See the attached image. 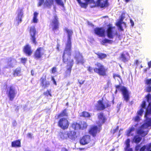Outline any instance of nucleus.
<instances>
[{"mask_svg": "<svg viewBox=\"0 0 151 151\" xmlns=\"http://www.w3.org/2000/svg\"><path fill=\"white\" fill-rule=\"evenodd\" d=\"M65 30L68 34V40L66 44V47L63 55V60L65 63H67L68 66L69 67L66 71L65 77L70 76L71 72V69L73 65V60L70 58L71 53V39L73 33L72 31L67 28Z\"/></svg>", "mask_w": 151, "mask_h": 151, "instance_id": "obj_1", "label": "nucleus"}, {"mask_svg": "<svg viewBox=\"0 0 151 151\" xmlns=\"http://www.w3.org/2000/svg\"><path fill=\"white\" fill-rule=\"evenodd\" d=\"M145 117L144 123L137 131V134L142 137L147 134L148 128H151V106H148L146 109Z\"/></svg>", "mask_w": 151, "mask_h": 151, "instance_id": "obj_2", "label": "nucleus"}, {"mask_svg": "<svg viewBox=\"0 0 151 151\" xmlns=\"http://www.w3.org/2000/svg\"><path fill=\"white\" fill-rule=\"evenodd\" d=\"M95 65L97 68H94L93 70L95 72L101 76H104L106 75L107 69L104 65L100 63H97L95 64Z\"/></svg>", "mask_w": 151, "mask_h": 151, "instance_id": "obj_3", "label": "nucleus"}, {"mask_svg": "<svg viewBox=\"0 0 151 151\" xmlns=\"http://www.w3.org/2000/svg\"><path fill=\"white\" fill-rule=\"evenodd\" d=\"M116 89L115 91V93L117 92V90L121 91L123 95L124 100L126 102H127L129 99V93L127 88L121 86L119 85H117L116 86Z\"/></svg>", "mask_w": 151, "mask_h": 151, "instance_id": "obj_4", "label": "nucleus"}, {"mask_svg": "<svg viewBox=\"0 0 151 151\" xmlns=\"http://www.w3.org/2000/svg\"><path fill=\"white\" fill-rule=\"evenodd\" d=\"M146 101H145L142 102L141 106V108L140 110L137 112V115L134 117L133 119L134 122H138L140 120L141 118L140 116H142V114L144 112V110L145 109V107L146 105Z\"/></svg>", "mask_w": 151, "mask_h": 151, "instance_id": "obj_5", "label": "nucleus"}, {"mask_svg": "<svg viewBox=\"0 0 151 151\" xmlns=\"http://www.w3.org/2000/svg\"><path fill=\"white\" fill-rule=\"evenodd\" d=\"M106 32L108 37L110 39H113L117 35V32L115 27L111 25L108 28Z\"/></svg>", "mask_w": 151, "mask_h": 151, "instance_id": "obj_6", "label": "nucleus"}, {"mask_svg": "<svg viewBox=\"0 0 151 151\" xmlns=\"http://www.w3.org/2000/svg\"><path fill=\"white\" fill-rule=\"evenodd\" d=\"M110 106L109 102L108 101L100 100L98 101L96 108L98 110H102Z\"/></svg>", "mask_w": 151, "mask_h": 151, "instance_id": "obj_7", "label": "nucleus"}, {"mask_svg": "<svg viewBox=\"0 0 151 151\" xmlns=\"http://www.w3.org/2000/svg\"><path fill=\"white\" fill-rule=\"evenodd\" d=\"M69 122L67 119L65 118L60 119L58 123V125L62 129H67L69 126Z\"/></svg>", "mask_w": 151, "mask_h": 151, "instance_id": "obj_8", "label": "nucleus"}, {"mask_svg": "<svg viewBox=\"0 0 151 151\" xmlns=\"http://www.w3.org/2000/svg\"><path fill=\"white\" fill-rule=\"evenodd\" d=\"M58 19L57 16L56 15H55L50 22V27L52 28L54 31L58 28Z\"/></svg>", "mask_w": 151, "mask_h": 151, "instance_id": "obj_9", "label": "nucleus"}, {"mask_svg": "<svg viewBox=\"0 0 151 151\" xmlns=\"http://www.w3.org/2000/svg\"><path fill=\"white\" fill-rule=\"evenodd\" d=\"M7 94L9 100L12 101L15 97L16 93L14 88L13 87L11 86L7 89Z\"/></svg>", "mask_w": 151, "mask_h": 151, "instance_id": "obj_10", "label": "nucleus"}, {"mask_svg": "<svg viewBox=\"0 0 151 151\" xmlns=\"http://www.w3.org/2000/svg\"><path fill=\"white\" fill-rule=\"evenodd\" d=\"M29 33L30 35V39L33 44L36 45L37 42L36 41L35 35L36 33V30L35 27L32 26L30 27Z\"/></svg>", "mask_w": 151, "mask_h": 151, "instance_id": "obj_11", "label": "nucleus"}, {"mask_svg": "<svg viewBox=\"0 0 151 151\" xmlns=\"http://www.w3.org/2000/svg\"><path fill=\"white\" fill-rule=\"evenodd\" d=\"M17 15L16 19V22L19 24L22 21V18L23 16V12L22 9L19 8L17 10Z\"/></svg>", "mask_w": 151, "mask_h": 151, "instance_id": "obj_12", "label": "nucleus"}, {"mask_svg": "<svg viewBox=\"0 0 151 151\" xmlns=\"http://www.w3.org/2000/svg\"><path fill=\"white\" fill-rule=\"evenodd\" d=\"M44 53V50L42 47H39L37 49L35 53V58L39 59L40 58Z\"/></svg>", "mask_w": 151, "mask_h": 151, "instance_id": "obj_13", "label": "nucleus"}, {"mask_svg": "<svg viewBox=\"0 0 151 151\" xmlns=\"http://www.w3.org/2000/svg\"><path fill=\"white\" fill-rule=\"evenodd\" d=\"M68 131V138L72 141H74L77 139L78 136L76 132L74 131Z\"/></svg>", "mask_w": 151, "mask_h": 151, "instance_id": "obj_14", "label": "nucleus"}, {"mask_svg": "<svg viewBox=\"0 0 151 151\" xmlns=\"http://www.w3.org/2000/svg\"><path fill=\"white\" fill-rule=\"evenodd\" d=\"M91 141L90 137L88 135L83 137L80 139V142L81 144L85 145L88 144Z\"/></svg>", "mask_w": 151, "mask_h": 151, "instance_id": "obj_15", "label": "nucleus"}, {"mask_svg": "<svg viewBox=\"0 0 151 151\" xmlns=\"http://www.w3.org/2000/svg\"><path fill=\"white\" fill-rule=\"evenodd\" d=\"M124 18L123 15L122 14L120 19L116 24V25L121 31H123V28L126 27L125 24L123 22Z\"/></svg>", "mask_w": 151, "mask_h": 151, "instance_id": "obj_16", "label": "nucleus"}, {"mask_svg": "<svg viewBox=\"0 0 151 151\" xmlns=\"http://www.w3.org/2000/svg\"><path fill=\"white\" fill-rule=\"evenodd\" d=\"M75 58L76 60L77 64L79 63H83V60L82 56L78 51L76 52V55Z\"/></svg>", "mask_w": 151, "mask_h": 151, "instance_id": "obj_17", "label": "nucleus"}, {"mask_svg": "<svg viewBox=\"0 0 151 151\" xmlns=\"http://www.w3.org/2000/svg\"><path fill=\"white\" fill-rule=\"evenodd\" d=\"M98 121L97 122V123L98 124L99 127L105 121L106 119L103 114L102 113H100L98 114Z\"/></svg>", "mask_w": 151, "mask_h": 151, "instance_id": "obj_18", "label": "nucleus"}, {"mask_svg": "<svg viewBox=\"0 0 151 151\" xmlns=\"http://www.w3.org/2000/svg\"><path fill=\"white\" fill-rule=\"evenodd\" d=\"M97 4L101 7H106L108 5L107 0H98Z\"/></svg>", "mask_w": 151, "mask_h": 151, "instance_id": "obj_19", "label": "nucleus"}, {"mask_svg": "<svg viewBox=\"0 0 151 151\" xmlns=\"http://www.w3.org/2000/svg\"><path fill=\"white\" fill-rule=\"evenodd\" d=\"M95 33L100 36H103L104 35L105 30L103 28H96L94 30Z\"/></svg>", "mask_w": 151, "mask_h": 151, "instance_id": "obj_20", "label": "nucleus"}, {"mask_svg": "<svg viewBox=\"0 0 151 151\" xmlns=\"http://www.w3.org/2000/svg\"><path fill=\"white\" fill-rule=\"evenodd\" d=\"M98 130V128L97 126H93L91 127L89 131V133L93 136L96 135Z\"/></svg>", "mask_w": 151, "mask_h": 151, "instance_id": "obj_21", "label": "nucleus"}, {"mask_svg": "<svg viewBox=\"0 0 151 151\" xmlns=\"http://www.w3.org/2000/svg\"><path fill=\"white\" fill-rule=\"evenodd\" d=\"M129 58V55L127 52H125L121 55V59L122 60L125 62L127 61Z\"/></svg>", "mask_w": 151, "mask_h": 151, "instance_id": "obj_22", "label": "nucleus"}, {"mask_svg": "<svg viewBox=\"0 0 151 151\" xmlns=\"http://www.w3.org/2000/svg\"><path fill=\"white\" fill-rule=\"evenodd\" d=\"M24 51L29 56L31 55L32 52V51L31 49L30 46L28 45H27L24 46Z\"/></svg>", "mask_w": 151, "mask_h": 151, "instance_id": "obj_23", "label": "nucleus"}, {"mask_svg": "<svg viewBox=\"0 0 151 151\" xmlns=\"http://www.w3.org/2000/svg\"><path fill=\"white\" fill-rule=\"evenodd\" d=\"M137 124L134 126H132L129 128V129L127 130L126 132V135L128 136H132L133 134V132L134 131L135 128L134 127L136 126Z\"/></svg>", "mask_w": 151, "mask_h": 151, "instance_id": "obj_24", "label": "nucleus"}, {"mask_svg": "<svg viewBox=\"0 0 151 151\" xmlns=\"http://www.w3.org/2000/svg\"><path fill=\"white\" fill-rule=\"evenodd\" d=\"M151 143L144 145L140 149V151H150Z\"/></svg>", "mask_w": 151, "mask_h": 151, "instance_id": "obj_25", "label": "nucleus"}, {"mask_svg": "<svg viewBox=\"0 0 151 151\" xmlns=\"http://www.w3.org/2000/svg\"><path fill=\"white\" fill-rule=\"evenodd\" d=\"M68 131L64 132H60L59 134V136L62 139H67L68 138Z\"/></svg>", "mask_w": 151, "mask_h": 151, "instance_id": "obj_26", "label": "nucleus"}, {"mask_svg": "<svg viewBox=\"0 0 151 151\" xmlns=\"http://www.w3.org/2000/svg\"><path fill=\"white\" fill-rule=\"evenodd\" d=\"M130 142V140L129 139H127L126 141V147L125 148L126 151H133L132 148H129L130 145L129 143Z\"/></svg>", "mask_w": 151, "mask_h": 151, "instance_id": "obj_27", "label": "nucleus"}, {"mask_svg": "<svg viewBox=\"0 0 151 151\" xmlns=\"http://www.w3.org/2000/svg\"><path fill=\"white\" fill-rule=\"evenodd\" d=\"M12 146L13 147H21V142L19 140H17L12 142Z\"/></svg>", "mask_w": 151, "mask_h": 151, "instance_id": "obj_28", "label": "nucleus"}, {"mask_svg": "<svg viewBox=\"0 0 151 151\" xmlns=\"http://www.w3.org/2000/svg\"><path fill=\"white\" fill-rule=\"evenodd\" d=\"M8 64L10 67H13L16 63V61L14 59L9 58L7 62Z\"/></svg>", "mask_w": 151, "mask_h": 151, "instance_id": "obj_29", "label": "nucleus"}, {"mask_svg": "<svg viewBox=\"0 0 151 151\" xmlns=\"http://www.w3.org/2000/svg\"><path fill=\"white\" fill-rule=\"evenodd\" d=\"M72 127L75 130L81 129V127L80 124L76 122H74L73 123L72 125Z\"/></svg>", "mask_w": 151, "mask_h": 151, "instance_id": "obj_30", "label": "nucleus"}, {"mask_svg": "<svg viewBox=\"0 0 151 151\" xmlns=\"http://www.w3.org/2000/svg\"><path fill=\"white\" fill-rule=\"evenodd\" d=\"M41 86H42L44 88H45L47 87L49 85V82L48 81H45V79L43 78H41Z\"/></svg>", "mask_w": 151, "mask_h": 151, "instance_id": "obj_31", "label": "nucleus"}, {"mask_svg": "<svg viewBox=\"0 0 151 151\" xmlns=\"http://www.w3.org/2000/svg\"><path fill=\"white\" fill-rule=\"evenodd\" d=\"M44 6H49L52 5L53 3V0H45Z\"/></svg>", "mask_w": 151, "mask_h": 151, "instance_id": "obj_32", "label": "nucleus"}, {"mask_svg": "<svg viewBox=\"0 0 151 151\" xmlns=\"http://www.w3.org/2000/svg\"><path fill=\"white\" fill-rule=\"evenodd\" d=\"M67 116H68V114L67 113L66 110L65 109L60 114L56 116L55 117L56 118H58L61 117Z\"/></svg>", "mask_w": 151, "mask_h": 151, "instance_id": "obj_33", "label": "nucleus"}, {"mask_svg": "<svg viewBox=\"0 0 151 151\" xmlns=\"http://www.w3.org/2000/svg\"><path fill=\"white\" fill-rule=\"evenodd\" d=\"M141 139V138L138 135H136L134 137L133 139V142L136 143H139Z\"/></svg>", "mask_w": 151, "mask_h": 151, "instance_id": "obj_34", "label": "nucleus"}, {"mask_svg": "<svg viewBox=\"0 0 151 151\" xmlns=\"http://www.w3.org/2000/svg\"><path fill=\"white\" fill-rule=\"evenodd\" d=\"M38 13L36 12L34 13L33 14V17L32 20V22L35 23H37L38 21V19L37 18Z\"/></svg>", "mask_w": 151, "mask_h": 151, "instance_id": "obj_35", "label": "nucleus"}, {"mask_svg": "<svg viewBox=\"0 0 151 151\" xmlns=\"http://www.w3.org/2000/svg\"><path fill=\"white\" fill-rule=\"evenodd\" d=\"M80 116L84 117H89L91 116V115L88 112L84 111L80 114Z\"/></svg>", "mask_w": 151, "mask_h": 151, "instance_id": "obj_36", "label": "nucleus"}, {"mask_svg": "<svg viewBox=\"0 0 151 151\" xmlns=\"http://www.w3.org/2000/svg\"><path fill=\"white\" fill-rule=\"evenodd\" d=\"M113 42V41L111 40H110L107 39H104L103 40L101 41V43L103 44H104L106 43L111 44Z\"/></svg>", "mask_w": 151, "mask_h": 151, "instance_id": "obj_37", "label": "nucleus"}, {"mask_svg": "<svg viewBox=\"0 0 151 151\" xmlns=\"http://www.w3.org/2000/svg\"><path fill=\"white\" fill-rule=\"evenodd\" d=\"M78 3L81 7L86 8L87 7V4L86 3H83L81 0H77Z\"/></svg>", "mask_w": 151, "mask_h": 151, "instance_id": "obj_38", "label": "nucleus"}, {"mask_svg": "<svg viewBox=\"0 0 151 151\" xmlns=\"http://www.w3.org/2000/svg\"><path fill=\"white\" fill-rule=\"evenodd\" d=\"M80 125L81 127V129H86L87 126V124L86 122H81V124Z\"/></svg>", "mask_w": 151, "mask_h": 151, "instance_id": "obj_39", "label": "nucleus"}, {"mask_svg": "<svg viewBox=\"0 0 151 151\" xmlns=\"http://www.w3.org/2000/svg\"><path fill=\"white\" fill-rule=\"evenodd\" d=\"M147 99L148 102L149 103L148 106H151V95L149 94L147 96Z\"/></svg>", "mask_w": 151, "mask_h": 151, "instance_id": "obj_40", "label": "nucleus"}, {"mask_svg": "<svg viewBox=\"0 0 151 151\" xmlns=\"http://www.w3.org/2000/svg\"><path fill=\"white\" fill-rule=\"evenodd\" d=\"M98 57L101 59H104L107 56V55L106 54L102 53H99L98 54Z\"/></svg>", "mask_w": 151, "mask_h": 151, "instance_id": "obj_41", "label": "nucleus"}, {"mask_svg": "<svg viewBox=\"0 0 151 151\" xmlns=\"http://www.w3.org/2000/svg\"><path fill=\"white\" fill-rule=\"evenodd\" d=\"M20 70L19 68L17 69L14 72V76H18L20 74Z\"/></svg>", "mask_w": 151, "mask_h": 151, "instance_id": "obj_42", "label": "nucleus"}, {"mask_svg": "<svg viewBox=\"0 0 151 151\" xmlns=\"http://www.w3.org/2000/svg\"><path fill=\"white\" fill-rule=\"evenodd\" d=\"M56 3L58 5L63 6L64 4L62 0H55Z\"/></svg>", "mask_w": 151, "mask_h": 151, "instance_id": "obj_43", "label": "nucleus"}, {"mask_svg": "<svg viewBox=\"0 0 151 151\" xmlns=\"http://www.w3.org/2000/svg\"><path fill=\"white\" fill-rule=\"evenodd\" d=\"M113 77L114 78L115 80H117L118 81H119V80L118 79H117V78H118L120 80H121V78L120 77V76L118 74H113Z\"/></svg>", "mask_w": 151, "mask_h": 151, "instance_id": "obj_44", "label": "nucleus"}, {"mask_svg": "<svg viewBox=\"0 0 151 151\" xmlns=\"http://www.w3.org/2000/svg\"><path fill=\"white\" fill-rule=\"evenodd\" d=\"M45 1V0H38V6H40L42 4L44 5Z\"/></svg>", "mask_w": 151, "mask_h": 151, "instance_id": "obj_45", "label": "nucleus"}, {"mask_svg": "<svg viewBox=\"0 0 151 151\" xmlns=\"http://www.w3.org/2000/svg\"><path fill=\"white\" fill-rule=\"evenodd\" d=\"M85 1V3H86L87 4V6L88 4L93 3L94 2V0H83Z\"/></svg>", "mask_w": 151, "mask_h": 151, "instance_id": "obj_46", "label": "nucleus"}, {"mask_svg": "<svg viewBox=\"0 0 151 151\" xmlns=\"http://www.w3.org/2000/svg\"><path fill=\"white\" fill-rule=\"evenodd\" d=\"M145 83L147 85L151 84V78L147 79L145 81Z\"/></svg>", "mask_w": 151, "mask_h": 151, "instance_id": "obj_47", "label": "nucleus"}, {"mask_svg": "<svg viewBox=\"0 0 151 151\" xmlns=\"http://www.w3.org/2000/svg\"><path fill=\"white\" fill-rule=\"evenodd\" d=\"M57 71V68L55 67H53L51 70V73H55Z\"/></svg>", "mask_w": 151, "mask_h": 151, "instance_id": "obj_48", "label": "nucleus"}, {"mask_svg": "<svg viewBox=\"0 0 151 151\" xmlns=\"http://www.w3.org/2000/svg\"><path fill=\"white\" fill-rule=\"evenodd\" d=\"M146 91L147 92L151 91V86H149L147 87L146 88Z\"/></svg>", "mask_w": 151, "mask_h": 151, "instance_id": "obj_49", "label": "nucleus"}, {"mask_svg": "<svg viewBox=\"0 0 151 151\" xmlns=\"http://www.w3.org/2000/svg\"><path fill=\"white\" fill-rule=\"evenodd\" d=\"M27 61V59L26 58H22L21 59V61L23 63H25Z\"/></svg>", "mask_w": 151, "mask_h": 151, "instance_id": "obj_50", "label": "nucleus"}, {"mask_svg": "<svg viewBox=\"0 0 151 151\" xmlns=\"http://www.w3.org/2000/svg\"><path fill=\"white\" fill-rule=\"evenodd\" d=\"M140 146L139 145H137L136 146L135 148V150L137 151H138L139 150H140Z\"/></svg>", "mask_w": 151, "mask_h": 151, "instance_id": "obj_51", "label": "nucleus"}, {"mask_svg": "<svg viewBox=\"0 0 151 151\" xmlns=\"http://www.w3.org/2000/svg\"><path fill=\"white\" fill-rule=\"evenodd\" d=\"M88 70L90 72H92L93 68L91 67H89L88 69Z\"/></svg>", "mask_w": 151, "mask_h": 151, "instance_id": "obj_52", "label": "nucleus"}, {"mask_svg": "<svg viewBox=\"0 0 151 151\" xmlns=\"http://www.w3.org/2000/svg\"><path fill=\"white\" fill-rule=\"evenodd\" d=\"M27 135L28 137L29 138H32V135L30 133H29L27 134Z\"/></svg>", "mask_w": 151, "mask_h": 151, "instance_id": "obj_53", "label": "nucleus"}, {"mask_svg": "<svg viewBox=\"0 0 151 151\" xmlns=\"http://www.w3.org/2000/svg\"><path fill=\"white\" fill-rule=\"evenodd\" d=\"M130 23H131L132 26H133L134 25V22L132 19H130Z\"/></svg>", "mask_w": 151, "mask_h": 151, "instance_id": "obj_54", "label": "nucleus"}, {"mask_svg": "<svg viewBox=\"0 0 151 151\" xmlns=\"http://www.w3.org/2000/svg\"><path fill=\"white\" fill-rule=\"evenodd\" d=\"M149 68H151V61L148 63Z\"/></svg>", "mask_w": 151, "mask_h": 151, "instance_id": "obj_55", "label": "nucleus"}, {"mask_svg": "<svg viewBox=\"0 0 151 151\" xmlns=\"http://www.w3.org/2000/svg\"><path fill=\"white\" fill-rule=\"evenodd\" d=\"M79 82L80 84H83V83H84V81L81 80L80 81H79Z\"/></svg>", "mask_w": 151, "mask_h": 151, "instance_id": "obj_56", "label": "nucleus"}, {"mask_svg": "<svg viewBox=\"0 0 151 151\" xmlns=\"http://www.w3.org/2000/svg\"><path fill=\"white\" fill-rule=\"evenodd\" d=\"M61 151H68L67 150H66L65 148H63L62 149Z\"/></svg>", "mask_w": 151, "mask_h": 151, "instance_id": "obj_57", "label": "nucleus"}, {"mask_svg": "<svg viewBox=\"0 0 151 151\" xmlns=\"http://www.w3.org/2000/svg\"><path fill=\"white\" fill-rule=\"evenodd\" d=\"M52 80L54 82V83L56 85V82L55 81V80H54V78L52 77Z\"/></svg>", "mask_w": 151, "mask_h": 151, "instance_id": "obj_58", "label": "nucleus"}, {"mask_svg": "<svg viewBox=\"0 0 151 151\" xmlns=\"http://www.w3.org/2000/svg\"><path fill=\"white\" fill-rule=\"evenodd\" d=\"M31 74L32 75H33L34 74V71L33 70H32L31 72Z\"/></svg>", "mask_w": 151, "mask_h": 151, "instance_id": "obj_59", "label": "nucleus"}, {"mask_svg": "<svg viewBox=\"0 0 151 151\" xmlns=\"http://www.w3.org/2000/svg\"><path fill=\"white\" fill-rule=\"evenodd\" d=\"M118 127H117L115 129V131H114V132H116L117 131H118Z\"/></svg>", "mask_w": 151, "mask_h": 151, "instance_id": "obj_60", "label": "nucleus"}, {"mask_svg": "<svg viewBox=\"0 0 151 151\" xmlns=\"http://www.w3.org/2000/svg\"><path fill=\"white\" fill-rule=\"evenodd\" d=\"M59 46L58 45H57V49L58 50H59Z\"/></svg>", "mask_w": 151, "mask_h": 151, "instance_id": "obj_61", "label": "nucleus"}, {"mask_svg": "<svg viewBox=\"0 0 151 151\" xmlns=\"http://www.w3.org/2000/svg\"><path fill=\"white\" fill-rule=\"evenodd\" d=\"M147 68H145V69L144 70V72H146L147 71Z\"/></svg>", "mask_w": 151, "mask_h": 151, "instance_id": "obj_62", "label": "nucleus"}, {"mask_svg": "<svg viewBox=\"0 0 151 151\" xmlns=\"http://www.w3.org/2000/svg\"><path fill=\"white\" fill-rule=\"evenodd\" d=\"M49 94L50 96H51V94L49 92V91H47Z\"/></svg>", "mask_w": 151, "mask_h": 151, "instance_id": "obj_63", "label": "nucleus"}, {"mask_svg": "<svg viewBox=\"0 0 151 151\" xmlns=\"http://www.w3.org/2000/svg\"><path fill=\"white\" fill-rule=\"evenodd\" d=\"M130 0H125V1L127 2H128Z\"/></svg>", "mask_w": 151, "mask_h": 151, "instance_id": "obj_64", "label": "nucleus"}]
</instances>
